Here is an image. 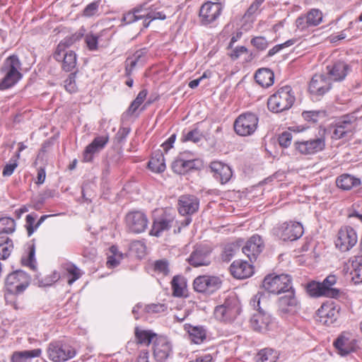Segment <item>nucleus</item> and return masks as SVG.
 <instances>
[{
	"label": "nucleus",
	"mask_w": 362,
	"mask_h": 362,
	"mask_svg": "<svg viewBox=\"0 0 362 362\" xmlns=\"http://www.w3.org/2000/svg\"><path fill=\"white\" fill-rule=\"evenodd\" d=\"M21 62L18 57L13 54L7 57L4 62L0 71L4 76L0 81V90H6L13 86L22 78L20 72Z\"/></svg>",
	"instance_id": "f257e3e1"
},
{
	"label": "nucleus",
	"mask_w": 362,
	"mask_h": 362,
	"mask_svg": "<svg viewBox=\"0 0 362 362\" xmlns=\"http://www.w3.org/2000/svg\"><path fill=\"white\" fill-rule=\"evenodd\" d=\"M296 98L291 86H285L279 88L267 101L269 110L274 112H281L290 109Z\"/></svg>",
	"instance_id": "f03ea898"
},
{
	"label": "nucleus",
	"mask_w": 362,
	"mask_h": 362,
	"mask_svg": "<svg viewBox=\"0 0 362 362\" xmlns=\"http://www.w3.org/2000/svg\"><path fill=\"white\" fill-rule=\"evenodd\" d=\"M268 304V298L264 292H258L250 300L251 306L259 311L258 313L255 314L250 319V325L252 328L258 332L266 330L269 325V320L264 318L263 314V307H266Z\"/></svg>",
	"instance_id": "7ed1b4c3"
},
{
	"label": "nucleus",
	"mask_w": 362,
	"mask_h": 362,
	"mask_svg": "<svg viewBox=\"0 0 362 362\" xmlns=\"http://www.w3.org/2000/svg\"><path fill=\"white\" fill-rule=\"evenodd\" d=\"M262 286L266 291L274 295L286 293L291 288V277L288 274H269L264 277Z\"/></svg>",
	"instance_id": "20e7f679"
},
{
	"label": "nucleus",
	"mask_w": 362,
	"mask_h": 362,
	"mask_svg": "<svg viewBox=\"0 0 362 362\" xmlns=\"http://www.w3.org/2000/svg\"><path fill=\"white\" fill-rule=\"evenodd\" d=\"M30 276L23 270H16L9 274L5 281V287L10 294H20L29 286Z\"/></svg>",
	"instance_id": "39448f33"
},
{
	"label": "nucleus",
	"mask_w": 362,
	"mask_h": 362,
	"mask_svg": "<svg viewBox=\"0 0 362 362\" xmlns=\"http://www.w3.org/2000/svg\"><path fill=\"white\" fill-rule=\"evenodd\" d=\"M47 354L49 359L53 362H64L74 358L76 351L71 346L57 341L49 344Z\"/></svg>",
	"instance_id": "423d86ee"
},
{
	"label": "nucleus",
	"mask_w": 362,
	"mask_h": 362,
	"mask_svg": "<svg viewBox=\"0 0 362 362\" xmlns=\"http://www.w3.org/2000/svg\"><path fill=\"white\" fill-rule=\"evenodd\" d=\"M239 303L235 298L226 299L222 305H217L214 311L216 320L231 322L240 313Z\"/></svg>",
	"instance_id": "0eeeda50"
},
{
	"label": "nucleus",
	"mask_w": 362,
	"mask_h": 362,
	"mask_svg": "<svg viewBox=\"0 0 362 362\" xmlns=\"http://www.w3.org/2000/svg\"><path fill=\"white\" fill-rule=\"evenodd\" d=\"M356 118L352 115H343L331 126L332 138L336 140L343 139L354 132L356 128Z\"/></svg>",
	"instance_id": "6e6552de"
},
{
	"label": "nucleus",
	"mask_w": 362,
	"mask_h": 362,
	"mask_svg": "<svg viewBox=\"0 0 362 362\" xmlns=\"http://www.w3.org/2000/svg\"><path fill=\"white\" fill-rule=\"evenodd\" d=\"M259 119L252 112L239 115L234 122L235 132L240 136H246L252 134L257 128Z\"/></svg>",
	"instance_id": "1a4fd4ad"
},
{
	"label": "nucleus",
	"mask_w": 362,
	"mask_h": 362,
	"mask_svg": "<svg viewBox=\"0 0 362 362\" xmlns=\"http://www.w3.org/2000/svg\"><path fill=\"white\" fill-rule=\"evenodd\" d=\"M221 285V279L215 276H199L193 282L194 290L199 293H212L219 289Z\"/></svg>",
	"instance_id": "9d476101"
},
{
	"label": "nucleus",
	"mask_w": 362,
	"mask_h": 362,
	"mask_svg": "<svg viewBox=\"0 0 362 362\" xmlns=\"http://www.w3.org/2000/svg\"><path fill=\"white\" fill-rule=\"evenodd\" d=\"M295 150L301 155H313L322 151L325 147L324 138L319 137L294 143Z\"/></svg>",
	"instance_id": "9b49d317"
},
{
	"label": "nucleus",
	"mask_w": 362,
	"mask_h": 362,
	"mask_svg": "<svg viewBox=\"0 0 362 362\" xmlns=\"http://www.w3.org/2000/svg\"><path fill=\"white\" fill-rule=\"evenodd\" d=\"M358 241L356 230L350 226H344L338 232L336 246L341 251L346 252L352 248Z\"/></svg>",
	"instance_id": "f8f14e48"
},
{
	"label": "nucleus",
	"mask_w": 362,
	"mask_h": 362,
	"mask_svg": "<svg viewBox=\"0 0 362 362\" xmlns=\"http://www.w3.org/2000/svg\"><path fill=\"white\" fill-rule=\"evenodd\" d=\"M286 292L288 293L280 297L278 300V312L282 317L294 315L299 309V303L293 288Z\"/></svg>",
	"instance_id": "ddd939ff"
},
{
	"label": "nucleus",
	"mask_w": 362,
	"mask_h": 362,
	"mask_svg": "<svg viewBox=\"0 0 362 362\" xmlns=\"http://www.w3.org/2000/svg\"><path fill=\"white\" fill-rule=\"evenodd\" d=\"M223 6L220 3L207 1L199 9V17L202 25H206L215 21L221 15Z\"/></svg>",
	"instance_id": "4468645a"
},
{
	"label": "nucleus",
	"mask_w": 362,
	"mask_h": 362,
	"mask_svg": "<svg viewBox=\"0 0 362 362\" xmlns=\"http://www.w3.org/2000/svg\"><path fill=\"white\" fill-rule=\"evenodd\" d=\"M332 88L330 78L325 74H315L309 84V91L316 97L324 95Z\"/></svg>",
	"instance_id": "2eb2a0df"
},
{
	"label": "nucleus",
	"mask_w": 362,
	"mask_h": 362,
	"mask_svg": "<svg viewBox=\"0 0 362 362\" xmlns=\"http://www.w3.org/2000/svg\"><path fill=\"white\" fill-rule=\"evenodd\" d=\"M126 224L127 229L134 233L144 232L148 226L146 216L141 211H132L127 214Z\"/></svg>",
	"instance_id": "dca6fc26"
},
{
	"label": "nucleus",
	"mask_w": 362,
	"mask_h": 362,
	"mask_svg": "<svg viewBox=\"0 0 362 362\" xmlns=\"http://www.w3.org/2000/svg\"><path fill=\"white\" fill-rule=\"evenodd\" d=\"M303 227L299 222H286L279 228V236L284 241H293L300 238L303 234Z\"/></svg>",
	"instance_id": "f3484780"
},
{
	"label": "nucleus",
	"mask_w": 362,
	"mask_h": 362,
	"mask_svg": "<svg viewBox=\"0 0 362 362\" xmlns=\"http://www.w3.org/2000/svg\"><path fill=\"white\" fill-rule=\"evenodd\" d=\"M199 208V199L192 194L181 195L177 201V210L182 216H192Z\"/></svg>",
	"instance_id": "a211bd4d"
},
{
	"label": "nucleus",
	"mask_w": 362,
	"mask_h": 362,
	"mask_svg": "<svg viewBox=\"0 0 362 362\" xmlns=\"http://www.w3.org/2000/svg\"><path fill=\"white\" fill-rule=\"evenodd\" d=\"M339 315V308L333 303H323L317 310V320L325 325L333 324Z\"/></svg>",
	"instance_id": "6ab92c4d"
},
{
	"label": "nucleus",
	"mask_w": 362,
	"mask_h": 362,
	"mask_svg": "<svg viewBox=\"0 0 362 362\" xmlns=\"http://www.w3.org/2000/svg\"><path fill=\"white\" fill-rule=\"evenodd\" d=\"M211 250L206 245H197L194 247L190 256L187 259L190 265L197 267L208 266L211 263Z\"/></svg>",
	"instance_id": "aec40b11"
},
{
	"label": "nucleus",
	"mask_w": 362,
	"mask_h": 362,
	"mask_svg": "<svg viewBox=\"0 0 362 362\" xmlns=\"http://www.w3.org/2000/svg\"><path fill=\"white\" fill-rule=\"evenodd\" d=\"M264 248V241L259 235H252L242 248V252L251 262L256 261Z\"/></svg>",
	"instance_id": "412c9836"
},
{
	"label": "nucleus",
	"mask_w": 362,
	"mask_h": 362,
	"mask_svg": "<svg viewBox=\"0 0 362 362\" xmlns=\"http://www.w3.org/2000/svg\"><path fill=\"white\" fill-rule=\"evenodd\" d=\"M334 346L341 356H346L355 351L356 341L349 332H342L334 342Z\"/></svg>",
	"instance_id": "4be33fe9"
},
{
	"label": "nucleus",
	"mask_w": 362,
	"mask_h": 362,
	"mask_svg": "<svg viewBox=\"0 0 362 362\" xmlns=\"http://www.w3.org/2000/svg\"><path fill=\"white\" fill-rule=\"evenodd\" d=\"M172 353V345L168 339L163 337H156L153 341V354L158 362L165 361Z\"/></svg>",
	"instance_id": "5701e85b"
},
{
	"label": "nucleus",
	"mask_w": 362,
	"mask_h": 362,
	"mask_svg": "<svg viewBox=\"0 0 362 362\" xmlns=\"http://www.w3.org/2000/svg\"><path fill=\"white\" fill-rule=\"evenodd\" d=\"M109 141V136H98L94 138L92 142L88 144L83 153V160L84 162H91L93 156L102 151Z\"/></svg>",
	"instance_id": "b1692460"
},
{
	"label": "nucleus",
	"mask_w": 362,
	"mask_h": 362,
	"mask_svg": "<svg viewBox=\"0 0 362 362\" xmlns=\"http://www.w3.org/2000/svg\"><path fill=\"white\" fill-rule=\"evenodd\" d=\"M326 69L327 76L330 78V81H341L351 71V67L345 62L337 61L327 65Z\"/></svg>",
	"instance_id": "393cba45"
},
{
	"label": "nucleus",
	"mask_w": 362,
	"mask_h": 362,
	"mask_svg": "<svg viewBox=\"0 0 362 362\" xmlns=\"http://www.w3.org/2000/svg\"><path fill=\"white\" fill-rule=\"evenodd\" d=\"M210 169L214 177L221 184L228 182L232 177V170L226 164L219 161H214L210 164Z\"/></svg>",
	"instance_id": "a878e982"
},
{
	"label": "nucleus",
	"mask_w": 362,
	"mask_h": 362,
	"mask_svg": "<svg viewBox=\"0 0 362 362\" xmlns=\"http://www.w3.org/2000/svg\"><path fill=\"white\" fill-rule=\"evenodd\" d=\"M231 274L236 279H246L254 273L253 267L246 261L235 260L230 267Z\"/></svg>",
	"instance_id": "bb28decb"
},
{
	"label": "nucleus",
	"mask_w": 362,
	"mask_h": 362,
	"mask_svg": "<svg viewBox=\"0 0 362 362\" xmlns=\"http://www.w3.org/2000/svg\"><path fill=\"white\" fill-rule=\"evenodd\" d=\"M200 166L199 160H184L177 158L172 163V169L177 174L184 175L193 170H198Z\"/></svg>",
	"instance_id": "cd10ccee"
},
{
	"label": "nucleus",
	"mask_w": 362,
	"mask_h": 362,
	"mask_svg": "<svg viewBox=\"0 0 362 362\" xmlns=\"http://www.w3.org/2000/svg\"><path fill=\"white\" fill-rule=\"evenodd\" d=\"M53 57L57 62H62V68L66 72L72 71L76 66V54L74 51L62 52L59 58L55 56L54 52Z\"/></svg>",
	"instance_id": "c85d7f7f"
},
{
	"label": "nucleus",
	"mask_w": 362,
	"mask_h": 362,
	"mask_svg": "<svg viewBox=\"0 0 362 362\" xmlns=\"http://www.w3.org/2000/svg\"><path fill=\"white\" fill-rule=\"evenodd\" d=\"M361 184L359 178L347 173L339 175L336 180L337 186L343 190H350L353 187L360 186Z\"/></svg>",
	"instance_id": "c756f323"
},
{
	"label": "nucleus",
	"mask_w": 362,
	"mask_h": 362,
	"mask_svg": "<svg viewBox=\"0 0 362 362\" xmlns=\"http://www.w3.org/2000/svg\"><path fill=\"white\" fill-rule=\"evenodd\" d=\"M184 329L189 335L190 340L194 344L202 343L206 337V332L202 326H192L190 324H185Z\"/></svg>",
	"instance_id": "7c9ffc66"
},
{
	"label": "nucleus",
	"mask_w": 362,
	"mask_h": 362,
	"mask_svg": "<svg viewBox=\"0 0 362 362\" xmlns=\"http://www.w3.org/2000/svg\"><path fill=\"white\" fill-rule=\"evenodd\" d=\"M42 354L40 349L14 351L11 356V362H31L32 358L39 357Z\"/></svg>",
	"instance_id": "2f4dec72"
},
{
	"label": "nucleus",
	"mask_w": 362,
	"mask_h": 362,
	"mask_svg": "<svg viewBox=\"0 0 362 362\" xmlns=\"http://www.w3.org/2000/svg\"><path fill=\"white\" fill-rule=\"evenodd\" d=\"M256 82L263 88H268L274 83V74L269 69L262 68L255 75Z\"/></svg>",
	"instance_id": "473e14b6"
},
{
	"label": "nucleus",
	"mask_w": 362,
	"mask_h": 362,
	"mask_svg": "<svg viewBox=\"0 0 362 362\" xmlns=\"http://www.w3.org/2000/svg\"><path fill=\"white\" fill-rule=\"evenodd\" d=\"M135 340L137 344L148 346L157 337V334L152 330L142 329L139 327H135Z\"/></svg>",
	"instance_id": "72a5a7b5"
},
{
	"label": "nucleus",
	"mask_w": 362,
	"mask_h": 362,
	"mask_svg": "<svg viewBox=\"0 0 362 362\" xmlns=\"http://www.w3.org/2000/svg\"><path fill=\"white\" fill-rule=\"evenodd\" d=\"M173 219L166 217H160L153 221L150 234L158 237L165 230H168L172 226Z\"/></svg>",
	"instance_id": "f704fd0d"
},
{
	"label": "nucleus",
	"mask_w": 362,
	"mask_h": 362,
	"mask_svg": "<svg viewBox=\"0 0 362 362\" xmlns=\"http://www.w3.org/2000/svg\"><path fill=\"white\" fill-rule=\"evenodd\" d=\"M306 291L310 296L315 298L332 295L330 291L323 287L321 282L315 281H312L307 284Z\"/></svg>",
	"instance_id": "c9c22d12"
},
{
	"label": "nucleus",
	"mask_w": 362,
	"mask_h": 362,
	"mask_svg": "<svg viewBox=\"0 0 362 362\" xmlns=\"http://www.w3.org/2000/svg\"><path fill=\"white\" fill-rule=\"evenodd\" d=\"M149 168L155 173H162L165 170L164 156L162 152L155 153L148 162Z\"/></svg>",
	"instance_id": "e433bc0d"
},
{
	"label": "nucleus",
	"mask_w": 362,
	"mask_h": 362,
	"mask_svg": "<svg viewBox=\"0 0 362 362\" xmlns=\"http://www.w3.org/2000/svg\"><path fill=\"white\" fill-rule=\"evenodd\" d=\"M350 275L354 284L362 282V256L356 257L352 262Z\"/></svg>",
	"instance_id": "4c0bfd02"
},
{
	"label": "nucleus",
	"mask_w": 362,
	"mask_h": 362,
	"mask_svg": "<svg viewBox=\"0 0 362 362\" xmlns=\"http://www.w3.org/2000/svg\"><path fill=\"white\" fill-rule=\"evenodd\" d=\"M337 277L336 275H328L322 282H321L323 287L330 291L332 295L327 296V298H336L339 296L341 291L338 288H333L332 286L337 284Z\"/></svg>",
	"instance_id": "58836bf2"
},
{
	"label": "nucleus",
	"mask_w": 362,
	"mask_h": 362,
	"mask_svg": "<svg viewBox=\"0 0 362 362\" xmlns=\"http://www.w3.org/2000/svg\"><path fill=\"white\" fill-rule=\"evenodd\" d=\"M13 248V241L8 237H0V259H6Z\"/></svg>",
	"instance_id": "ea45409f"
},
{
	"label": "nucleus",
	"mask_w": 362,
	"mask_h": 362,
	"mask_svg": "<svg viewBox=\"0 0 362 362\" xmlns=\"http://www.w3.org/2000/svg\"><path fill=\"white\" fill-rule=\"evenodd\" d=\"M16 230V221L10 217L0 218V234H11Z\"/></svg>",
	"instance_id": "a19ab883"
},
{
	"label": "nucleus",
	"mask_w": 362,
	"mask_h": 362,
	"mask_svg": "<svg viewBox=\"0 0 362 362\" xmlns=\"http://www.w3.org/2000/svg\"><path fill=\"white\" fill-rule=\"evenodd\" d=\"M64 268L68 274V284L69 285L72 284L81 276L80 269L74 264H65Z\"/></svg>",
	"instance_id": "79ce46f5"
},
{
	"label": "nucleus",
	"mask_w": 362,
	"mask_h": 362,
	"mask_svg": "<svg viewBox=\"0 0 362 362\" xmlns=\"http://www.w3.org/2000/svg\"><path fill=\"white\" fill-rule=\"evenodd\" d=\"M107 33L106 30H102L98 35L88 33L85 37V42L89 50L95 51L98 49V44L100 37Z\"/></svg>",
	"instance_id": "37998d69"
},
{
	"label": "nucleus",
	"mask_w": 362,
	"mask_h": 362,
	"mask_svg": "<svg viewBox=\"0 0 362 362\" xmlns=\"http://www.w3.org/2000/svg\"><path fill=\"white\" fill-rule=\"evenodd\" d=\"M327 115L325 110L304 111L302 113L303 119L312 123H316L320 118H324Z\"/></svg>",
	"instance_id": "c03bdc74"
},
{
	"label": "nucleus",
	"mask_w": 362,
	"mask_h": 362,
	"mask_svg": "<svg viewBox=\"0 0 362 362\" xmlns=\"http://www.w3.org/2000/svg\"><path fill=\"white\" fill-rule=\"evenodd\" d=\"M258 360L261 362H276L277 359L276 353L272 349L266 348L259 351Z\"/></svg>",
	"instance_id": "a18cd8bd"
},
{
	"label": "nucleus",
	"mask_w": 362,
	"mask_h": 362,
	"mask_svg": "<svg viewBox=\"0 0 362 362\" xmlns=\"http://www.w3.org/2000/svg\"><path fill=\"white\" fill-rule=\"evenodd\" d=\"M307 23L312 26L318 25L322 21V13L319 9L313 8L306 14Z\"/></svg>",
	"instance_id": "49530a36"
},
{
	"label": "nucleus",
	"mask_w": 362,
	"mask_h": 362,
	"mask_svg": "<svg viewBox=\"0 0 362 362\" xmlns=\"http://www.w3.org/2000/svg\"><path fill=\"white\" fill-rule=\"evenodd\" d=\"M147 90H141L139 94L137 95L136 98L132 101L130 106L129 107L127 112L129 115H132L136 112V110L139 108V107L143 103L144 101L146 95H147Z\"/></svg>",
	"instance_id": "de8ad7c7"
},
{
	"label": "nucleus",
	"mask_w": 362,
	"mask_h": 362,
	"mask_svg": "<svg viewBox=\"0 0 362 362\" xmlns=\"http://www.w3.org/2000/svg\"><path fill=\"white\" fill-rule=\"evenodd\" d=\"M180 276H175L171 281L173 295L181 297L184 293V283Z\"/></svg>",
	"instance_id": "09e8293b"
},
{
	"label": "nucleus",
	"mask_w": 362,
	"mask_h": 362,
	"mask_svg": "<svg viewBox=\"0 0 362 362\" xmlns=\"http://www.w3.org/2000/svg\"><path fill=\"white\" fill-rule=\"evenodd\" d=\"M239 247L234 243H230L225 246L224 250L221 254V259L224 262L230 261L231 258L235 255Z\"/></svg>",
	"instance_id": "8fccbe9b"
},
{
	"label": "nucleus",
	"mask_w": 362,
	"mask_h": 362,
	"mask_svg": "<svg viewBox=\"0 0 362 362\" xmlns=\"http://www.w3.org/2000/svg\"><path fill=\"white\" fill-rule=\"evenodd\" d=\"M37 217V214L35 213H31L28 214L25 218V228L27 230L28 235L30 237L33 233L37 229L36 227L35 219Z\"/></svg>",
	"instance_id": "3c124183"
},
{
	"label": "nucleus",
	"mask_w": 362,
	"mask_h": 362,
	"mask_svg": "<svg viewBox=\"0 0 362 362\" xmlns=\"http://www.w3.org/2000/svg\"><path fill=\"white\" fill-rule=\"evenodd\" d=\"M153 270L164 276L168 275L170 272L168 261L165 259L155 261L153 263Z\"/></svg>",
	"instance_id": "603ef678"
},
{
	"label": "nucleus",
	"mask_w": 362,
	"mask_h": 362,
	"mask_svg": "<svg viewBox=\"0 0 362 362\" xmlns=\"http://www.w3.org/2000/svg\"><path fill=\"white\" fill-rule=\"evenodd\" d=\"M35 246L33 245L29 247V252L27 257H22L21 262L23 265L29 267L32 270L36 269L35 259Z\"/></svg>",
	"instance_id": "864d4df0"
},
{
	"label": "nucleus",
	"mask_w": 362,
	"mask_h": 362,
	"mask_svg": "<svg viewBox=\"0 0 362 362\" xmlns=\"http://www.w3.org/2000/svg\"><path fill=\"white\" fill-rule=\"evenodd\" d=\"M146 17L148 19H150V21H152L153 20H165L166 15L163 11H158V8L153 5L148 8Z\"/></svg>",
	"instance_id": "5fc2aeb1"
},
{
	"label": "nucleus",
	"mask_w": 362,
	"mask_h": 362,
	"mask_svg": "<svg viewBox=\"0 0 362 362\" xmlns=\"http://www.w3.org/2000/svg\"><path fill=\"white\" fill-rule=\"evenodd\" d=\"M74 43V42L72 40V39L70 37V36L65 37L57 45V47L54 51L55 56L57 58H59L60 53L62 52H69V50H67V48H69L70 46H71Z\"/></svg>",
	"instance_id": "6e6d98bb"
},
{
	"label": "nucleus",
	"mask_w": 362,
	"mask_h": 362,
	"mask_svg": "<svg viewBox=\"0 0 362 362\" xmlns=\"http://www.w3.org/2000/svg\"><path fill=\"white\" fill-rule=\"evenodd\" d=\"M202 138V134L198 129L189 131L186 134L184 135V141H192L194 143H198Z\"/></svg>",
	"instance_id": "4d7b16f0"
},
{
	"label": "nucleus",
	"mask_w": 362,
	"mask_h": 362,
	"mask_svg": "<svg viewBox=\"0 0 362 362\" xmlns=\"http://www.w3.org/2000/svg\"><path fill=\"white\" fill-rule=\"evenodd\" d=\"M297 42V39H290L287 41H286L284 43L279 44L277 45H275L274 47L270 49L268 52L267 56L268 57H272L277 52H279L280 50L285 47H290L293 45H294Z\"/></svg>",
	"instance_id": "13d9d810"
},
{
	"label": "nucleus",
	"mask_w": 362,
	"mask_h": 362,
	"mask_svg": "<svg viewBox=\"0 0 362 362\" xmlns=\"http://www.w3.org/2000/svg\"><path fill=\"white\" fill-rule=\"evenodd\" d=\"M64 87L71 93L76 91V72L70 74L69 78L64 81Z\"/></svg>",
	"instance_id": "bf43d9fd"
},
{
	"label": "nucleus",
	"mask_w": 362,
	"mask_h": 362,
	"mask_svg": "<svg viewBox=\"0 0 362 362\" xmlns=\"http://www.w3.org/2000/svg\"><path fill=\"white\" fill-rule=\"evenodd\" d=\"M99 3L94 1L89 4L83 10V15L86 17H92L98 11Z\"/></svg>",
	"instance_id": "052dcab7"
},
{
	"label": "nucleus",
	"mask_w": 362,
	"mask_h": 362,
	"mask_svg": "<svg viewBox=\"0 0 362 362\" xmlns=\"http://www.w3.org/2000/svg\"><path fill=\"white\" fill-rule=\"evenodd\" d=\"M292 134L288 132H284L279 136V145L284 148H287L290 146L292 141Z\"/></svg>",
	"instance_id": "680f3d73"
},
{
	"label": "nucleus",
	"mask_w": 362,
	"mask_h": 362,
	"mask_svg": "<svg viewBox=\"0 0 362 362\" xmlns=\"http://www.w3.org/2000/svg\"><path fill=\"white\" fill-rule=\"evenodd\" d=\"M251 44L259 50H264L267 47L268 42L265 37L259 36L251 40Z\"/></svg>",
	"instance_id": "e2e57ef3"
},
{
	"label": "nucleus",
	"mask_w": 362,
	"mask_h": 362,
	"mask_svg": "<svg viewBox=\"0 0 362 362\" xmlns=\"http://www.w3.org/2000/svg\"><path fill=\"white\" fill-rule=\"evenodd\" d=\"M17 160L18 159L16 158L14 160H13L11 158L10 160V163H8L4 166L3 172H2L3 176L8 177V176H11L13 173L15 169L18 166Z\"/></svg>",
	"instance_id": "0e129e2a"
},
{
	"label": "nucleus",
	"mask_w": 362,
	"mask_h": 362,
	"mask_svg": "<svg viewBox=\"0 0 362 362\" xmlns=\"http://www.w3.org/2000/svg\"><path fill=\"white\" fill-rule=\"evenodd\" d=\"M167 307L164 304H151L146 306L145 310L148 313H158L164 312Z\"/></svg>",
	"instance_id": "69168bd1"
},
{
	"label": "nucleus",
	"mask_w": 362,
	"mask_h": 362,
	"mask_svg": "<svg viewBox=\"0 0 362 362\" xmlns=\"http://www.w3.org/2000/svg\"><path fill=\"white\" fill-rule=\"evenodd\" d=\"M139 11V9H134L133 12L126 13L123 17V21L125 23L129 24L140 20L141 16H136Z\"/></svg>",
	"instance_id": "338daca9"
},
{
	"label": "nucleus",
	"mask_w": 362,
	"mask_h": 362,
	"mask_svg": "<svg viewBox=\"0 0 362 362\" xmlns=\"http://www.w3.org/2000/svg\"><path fill=\"white\" fill-rule=\"evenodd\" d=\"M130 132V128L129 127H121L119 129L117 133L115 135V140L118 143H122L125 141L128 134Z\"/></svg>",
	"instance_id": "774afa93"
}]
</instances>
